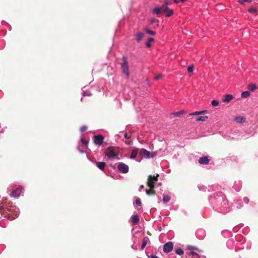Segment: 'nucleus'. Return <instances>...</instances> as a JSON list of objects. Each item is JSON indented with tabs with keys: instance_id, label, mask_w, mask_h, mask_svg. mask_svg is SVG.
Masks as SVG:
<instances>
[{
	"instance_id": "nucleus-20",
	"label": "nucleus",
	"mask_w": 258,
	"mask_h": 258,
	"mask_svg": "<svg viewBox=\"0 0 258 258\" xmlns=\"http://www.w3.org/2000/svg\"><path fill=\"white\" fill-rule=\"evenodd\" d=\"M169 4L168 2L166 1L164 5L163 6L162 8V10L165 12V13L167 12L170 9L168 7V5Z\"/></svg>"
},
{
	"instance_id": "nucleus-17",
	"label": "nucleus",
	"mask_w": 258,
	"mask_h": 258,
	"mask_svg": "<svg viewBox=\"0 0 258 258\" xmlns=\"http://www.w3.org/2000/svg\"><path fill=\"white\" fill-rule=\"evenodd\" d=\"M149 241V238L147 237H144L143 240V242L141 245V249L143 250L146 245L147 244V242Z\"/></svg>"
},
{
	"instance_id": "nucleus-7",
	"label": "nucleus",
	"mask_w": 258,
	"mask_h": 258,
	"mask_svg": "<svg viewBox=\"0 0 258 258\" xmlns=\"http://www.w3.org/2000/svg\"><path fill=\"white\" fill-rule=\"evenodd\" d=\"M121 66L123 73L125 75L127 78H128L130 76V73L128 62L124 56L122 57V62L121 63Z\"/></svg>"
},
{
	"instance_id": "nucleus-22",
	"label": "nucleus",
	"mask_w": 258,
	"mask_h": 258,
	"mask_svg": "<svg viewBox=\"0 0 258 258\" xmlns=\"http://www.w3.org/2000/svg\"><path fill=\"white\" fill-rule=\"evenodd\" d=\"M162 10V8H160V7H156L153 10V13L155 14H159L161 11Z\"/></svg>"
},
{
	"instance_id": "nucleus-49",
	"label": "nucleus",
	"mask_w": 258,
	"mask_h": 258,
	"mask_svg": "<svg viewBox=\"0 0 258 258\" xmlns=\"http://www.w3.org/2000/svg\"><path fill=\"white\" fill-rule=\"evenodd\" d=\"M201 112H203V113H207V110H204V111H201Z\"/></svg>"
},
{
	"instance_id": "nucleus-34",
	"label": "nucleus",
	"mask_w": 258,
	"mask_h": 258,
	"mask_svg": "<svg viewBox=\"0 0 258 258\" xmlns=\"http://www.w3.org/2000/svg\"><path fill=\"white\" fill-rule=\"evenodd\" d=\"M189 254L194 256H195L194 258H199L200 257L199 255L194 251H190Z\"/></svg>"
},
{
	"instance_id": "nucleus-28",
	"label": "nucleus",
	"mask_w": 258,
	"mask_h": 258,
	"mask_svg": "<svg viewBox=\"0 0 258 258\" xmlns=\"http://www.w3.org/2000/svg\"><path fill=\"white\" fill-rule=\"evenodd\" d=\"M173 13V11L171 9H169L167 12H166L165 16L167 17L171 16Z\"/></svg>"
},
{
	"instance_id": "nucleus-27",
	"label": "nucleus",
	"mask_w": 258,
	"mask_h": 258,
	"mask_svg": "<svg viewBox=\"0 0 258 258\" xmlns=\"http://www.w3.org/2000/svg\"><path fill=\"white\" fill-rule=\"evenodd\" d=\"M183 113H184V110H180V111H177V112H174L173 113V114L174 116H179L181 114H182Z\"/></svg>"
},
{
	"instance_id": "nucleus-36",
	"label": "nucleus",
	"mask_w": 258,
	"mask_h": 258,
	"mask_svg": "<svg viewBox=\"0 0 258 258\" xmlns=\"http://www.w3.org/2000/svg\"><path fill=\"white\" fill-rule=\"evenodd\" d=\"M194 71V67L192 65H190L188 67L187 71L188 73H192Z\"/></svg>"
},
{
	"instance_id": "nucleus-4",
	"label": "nucleus",
	"mask_w": 258,
	"mask_h": 258,
	"mask_svg": "<svg viewBox=\"0 0 258 258\" xmlns=\"http://www.w3.org/2000/svg\"><path fill=\"white\" fill-rule=\"evenodd\" d=\"M119 154V150L118 149L113 147H108L105 152V155L108 159L112 160L116 158Z\"/></svg>"
},
{
	"instance_id": "nucleus-43",
	"label": "nucleus",
	"mask_w": 258,
	"mask_h": 258,
	"mask_svg": "<svg viewBox=\"0 0 258 258\" xmlns=\"http://www.w3.org/2000/svg\"><path fill=\"white\" fill-rule=\"evenodd\" d=\"M144 185H141V186H140V188H139V190L140 191H141L142 190H143V189H144Z\"/></svg>"
},
{
	"instance_id": "nucleus-32",
	"label": "nucleus",
	"mask_w": 258,
	"mask_h": 258,
	"mask_svg": "<svg viewBox=\"0 0 258 258\" xmlns=\"http://www.w3.org/2000/svg\"><path fill=\"white\" fill-rule=\"evenodd\" d=\"M203 114V112L195 111V112H192V113H190L189 115H190V116L198 115H200V114Z\"/></svg>"
},
{
	"instance_id": "nucleus-21",
	"label": "nucleus",
	"mask_w": 258,
	"mask_h": 258,
	"mask_svg": "<svg viewBox=\"0 0 258 258\" xmlns=\"http://www.w3.org/2000/svg\"><path fill=\"white\" fill-rule=\"evenodd\" d=\"M83 90V96H90L91 95V93L90 91L87 90L86 89V87H84L82 89Z\"/></svg>"
},
{
	"instance_id": "nucleus-3",
	"label": "nucleus",
	"mask_w": 258,
	"mask_h": 258,
	"mask_svg": "<svg viewBox=\"0 0 258 258\" xmlns=\"http://www.w3.org/2000/svg\"><path fill=\"white\" fill-rule=\"evenodd\" d=\"M159 175L157 174L156 176H152L150 175L148 179V186L151 188L153 189L154 187V182L158 180V177ZM145 192L147 195L150 196L155 194V191L153 189L150 190H145Z\"/></svg>"
},
{
	"instance_id": "nucleus-40",
	"label": "nucleus",
	"mask_w": 258,
	"mask_h": 258,
	"mask_svg": "<svg viewBox=\"0 0 258 258\" xmlns=\"http://www.w3.org/2000/svg\"><path fill=\"white\" fill-rule=\"evenodd\" d=\"M157 155V152H151L150 154L151 158H154Z\"/></svg>"
},
{
	"instance_id": "nucleus-53",
	"label": "nucleus",
	"mask_w": 258,
	"mask_h": 258,
	"mask_svg": "<svg viewBox=\"0 0 258 258\" xmlns=\"http://www.w3.org/2000/svg\"><path fill=\"white\" fill-rule=\"evenodd\" d=\"M179 1L182 2H183L185 1L186 0H179Z\"/></svg>"
},
{
	"instance_id": "nucleus-2",
	"label": "nucleus",
	"mask_w": 258,
	"mask_h": 258,
	"mask_svg": "<svg viewBox=\"0 0 258 258\" xmlns=\"http://www.w3.org/2000/svg\"><path fill=\"white\" fill-rule=\"evenodd\" d=\"M0 213L7 219L13 220L19 215V209L12 203L3 202L0 205Z\"/></svg>"
},
{
	"instance_id": "nucleus-8",
	"label": "nucleus",
	"mask_w": 258,
	"mask_h": 258,
	"mask_svg": "<svg viewBox=\"0 0 258 258\" xmlns=\"http://www.w3.org/2000/svg\"><path fill=\"white\" fill-rule=\"evenodd\" d=\"M117 168L118 170L123 173H127L129 170L128 165L122 162H119L118 163Z\"/></svg>"
},
{
	"instance_id": "nucleus-19",
	"label": "nucleus",
	"mask_w": 258,
	"mask_h": 258,
	"mask_svg": "<svg viewBox=\"0 0 258 258\" xmlns=\"http://www.w3.org/2000/svg\"><path fill=\"white\" fill-rule=\"evenodd\" d=\"M144 34L142 32L138 33L137 34V41L140 42L143 38Z\"/></svg>"
},
{
	"instance_id": "nucleus-29",
	"label": "nucleus",
	"mask_w": 258,
	"mask_h": 258,
	"mask_svg": "<svg viewBox=\"0 0 258 258\" xmlns=\"http://www.w3.org/2000/svg\"><path fill=\"white\" fill-rule=\"evenodd\" d=\"M250 92L248 91L243 92V98H247L250 96Z\"/></svg>"
},
{
	"instance_id": "nucleus-25",
	"label": "nucleus",
	"mask_w": 258,
	"mask_h": 258,
	"mask_svg": "<svg viewBox=\"0 0 258 258\" xmlns=\"http://www.w3.org/2000/svg\"><path fill=\"white\" fill-rule=\"evenodd\" d=\"M256 88V85L253 84H250L248 86V89L251 91H254Z\"/></svg>"
},
{
	"instance_id": "nucleus-9",
	"label": "nucleus",
	"mask_w": 258,
	"mask_h": 258,
	"mask_svg": "<svg viewBox=\"0 0 258 258\" xmlns=\"http://www.w3.org/2000/svg\"><path fill=\"white\" fill-rule=\"evenodd\" d=\"M104 137L101 135H96L94 137V143L96 145L100 146L104 141Z\"/></svg>"
},
{
	"instance_id": "nucleus-41",
	"label": "nucleus",
	"mask_w": 258,
	"mask_h": 258,
	"mask_svg": "<svg viewBox=\"0 0 258 258\" xmlns=\"http://www.w3.org/2000/svg\"><path fill=\"white\" fill-rule=\"evenodd\" d=\"M162 77V75H158L157 76H156L155 77V80H160V79H161Z\"/></svg>"
},
{
	"instance_id": "nucleus-13",
	"label": "nucleus",
	"mask_w": 258,
	"mask_h": 258,
	"mask_svg": "<svg viewBox=\"0 0 258 258\" xmlns=\"http://www.w3.org/2000/svg\"><path fill=\"white\" fill-rule=\"evenodd\" d=\"M233 97L231 94H227L222 99V101L224 103H228L233 99Z\"/></svg>"
},
{
	"instance_id": "nucleus-52",
	"label": "nucleus",
	"mask_w": 258,
	"mask_h": 258,
	"mask_svg": "<svg viewBox=\"0 0 258 258\" xmlns=\"http://www.w3.org/2000/svg\"><path fill=\"white\" fill-rule=\"evenodd\" d=\"M132 248L133 249H136V248H135L134 247V245H132Z\"/></svg>"
},
{
	"instance_id": "nucleus-24",
	"label": "nucleus",
	"mask_w": 258,
	"mask_h": 258,
	"mask_svg": "<svg viewBox=\"0 0 258 258\" xmlns=\"http://www.w3.org/2000/svg\"><path fill=\"white\" fill-rule=\"evenodd\" d=\"M208 118L207 116H200L196 119L197 121H204Z\"/></svg>"
},
{
	"instance_id": "nucleus-10",
	"label": "nucleus",
	"mask_w": 258,
	"mask_h": 258,
	"mask_svg": "<svg viewBox=\"0 0 258 258\" xmlns=\"http://www.w3.org/2000/svg\"><path fill=\"white\" fill-rule=\"evenodd\" d=\"M173 248V243L172 242H168L163 245V251L165 253L171 252Z\"/></svg>"
},
{
	"instance_id": "nucleus-38",
	"label": "nucleus",
	"mask_w": 258,
	"mask_h": 258,
	"mask_svg": "<svg viewBox=\"0 0 258 258\" xmlns=\"http://www.w3.org/2000/svg\"><path fill=\"white\" fill-rule=\"evenodd\" d=\"M136 204L137 205L140 206L142 204L141 201L139 198H137L136 200Z\"/></svg>"
},
{
	"instance_id": "nucleus-6",
	"label": "nucleus",
	"mask_w": 258,
	"mask_h": 258,
	"mask_svg": "<svg viewBox=\"0 0 258 258\" xmlns=\"http://www.w3.org/2000/svg\"><path fill=\"white\" fill-rule=\"evenodd\" d=\"M89 142L88 141L85 140L83 137L81 139V143H79L77 147L78 150L81 153H85V149L88 148Z\"/></svg>"
},
{
	"instance_id": "nucleus-37",
	"label": "nucleus",
	"mask_w": 258,
	"mask_h": 258,
	"mask_svg": "<svg viewBox=\"0 0 258 258\" xmlns=\"http://www.w3.org/2000/svg\"><path fill=\"white\" fill-rule=\"evenodd\" d=\"M211 104L213 106H217L219 104V102L217 100H213L212 101Z\"/></svg>"
},
{
	"instance_id": "nucleus-44",
	"label": "nucleus",
	"mask_w": 258,
	"mask_h": 258,
	"mask_svg": "<svg viewBox=\"0 0 258 258\" xmlns=\"http://www.w3.org/2000/svg\"><path fill=\"white\" fill-rule=\"evenodd\" d=\"M243 201H244V202L245 203H248V198H244L243 199Z\"/></svg>"
},
{
	"instance_id": "nucleus-31",
	"label": "nucleus",
	"mask_w": 258,
	"mask_h": 258,
	"mask_svg": "<svg viewBox=\"0 0 258 258\" xmlns=\"http://www.w3.org/2000/svg\"><path fill=\"white\" fill-rule=\"evenodd\" d=\"M187 248L189 250H198L199 251H200L201 250L200 249H199L197 247H195V246H191V245H188L187 246Z\"/></svg>"
},
{
	"instance_id": "nucleus-18",
	"label": "nucleus",
	"mask_w": 258,
	"mask_h": 258,
	"mask_svg": "<svg viewBox=\"0 0 258 258\" xmlns=\"http://www.w3.org/2000/svg\"><path fill=\"white\" fill-rule=\"evenodd\" d=\"M170 200V197L167 195H165V194H163V202L164 203H167L168 202H169Z\"/></svg>"
},
{
	"instance_id": "nucleus-23",
	"label": "nucleus",
	"mask_w": 258,
	"mask_h": 258,
	"mask_svg": "<svg viewBox=\"0 0 258 258\" xmlns=\"http://www.w3.org/2000/svg\"><path fill=\"white\" fill-rule=\"evenodd\" d=\"M175 252L177 254L182 255L184 253V251L182 248L179 247L175 250Z\"/></svg>"
},
{
	"instance_id": "nucleus-1",
	"label": "nucleus",
	"mask_w": 258,
	"mask_h": 258,
	"mask_svg": "<svg viewBox=\"0 0 258 258\" xmlns=\"http://www.w3.org/2000/svg\"><path fill=\"white\" fill-rule=\"evenodd\" d=\"M209 200L213 208L219 213L225 214L230 210L231 206L225 195L221 192L213 194Z\"/></svg>"
},
{
	"instance_id": "nucleus-33",
	"label": "nucleus",
	"mask_w": 258,
	"mask_h": 258,
	"mask_svg": "<svg viewBox=\"0 0 258 258\" xmlns=\"http://www.w3.org/2000/svg\"><path fill=\"white\" fill-rule=\"evenodd\" d=\"M234 120L238 123H242V117L241 116L236 117L234 119Z\"/></svg>"
},
{
	"instance_id": "nucleus-51",
	"label": "nucleus",
	"mask_w": 258,
	"mask_h": 258,
	"mask_svg": "<svg viewBox=\"0 0 258 258\" xmlns=\"http://www.w3.org/2000/svg\"><path fill=\"white\" fill-rule=\"evenodd\" d=\"M239 3L242 4V0H239Z\"/></svg>"
},
{
	"instance_id": "nucleus-11",
	"label": "nucleus",
	"mask_w": 258,
	"mask_h": 258,
	"mask_svg": "<svg viewBox=\"0 0 258 258\" xmlns=\"http://www.w3.org/2000/svg\"><path fill=\"white\" fill-rule=\"evenodd\" d=\"M140 154L141 155L144 156V157L147 159H149L151 158V152H150L149 151H147L145 149H141V150L140 151Z\"/></svg>"
},
{
	"instance_id": "nucleus-15",
	"label": "nucleus",
	"mask_w": 258,
	"mask_h": 258,
	"mask_svg": "<svg viewBox=\"0 0 258 258\" xmlns=\"http://www.w3.org/2000/svg\"><path fill=\"white\" fill-rule=\"evenodd\" d=\"M138 153V149H134L131 153V155L130 156V158L132 159H134L136 158V157L137 156V154Z\"/></svg>"
},
{
	"instance_id": "nucleus-48",
	"label": "nucleus",
	"mask_w": 258,
	"mask_h": 258,
	"mask_svg": "<svg viewBox=\"0 0 258 258\" xmlns=\"http://www.w3.org/2000/svg\"><path fill=\"white\" fill-rule=\"evenodd\" d=\"M179 1H180L179 0H174V2L177 4L179 2Z\"/></svg>"
},
{
	"instance_id": "nucleus-26",
	"label": "nucleus",
	"mask_w": 258,
	"mask_h": 258,
	"mask_svg": "<svg viewBox=\"0 0 258 258\" xmlns=\"http://www.w3.org/2000/svg\"><path fill=\"white\" fill-rule=\"evenodd\" d=\"M154 41V39L152 38H150L148 39V42L146 44V46L147 47L149 48L151 47V43Z\"/></svg>"
},
{
	"instance_id": "nucleus-35",
	"label": "nucleus",
	"mask_w": 258,
	"mask_h": 258,
	"mask_svg": "<svg viewBox=\"0 0 258 258\" xmlns=\"http://www.w3.org/2000/svg\"><path fill=\"white\" fill-rule=\"evenodd\" d=\"M248 12L249 13H255L256 12V9L253 7H251L249 9H248Z\"/></svg>"
},
{
	"instance_id": "nucleus-30",
	"label": "nucleus",
	"mask_w": 258,
	"mask_h": 258,
	"mask_svg": "<svg viewBox=\"0 0 258 258\" xmlns=\"http://www.w3.org/2000/svg\"><path fill=\"white\" fill-rule=\"evenodd\" d=\"M146 32L148 34H150V35H153V36L155 35V34H156V32H155V31H153L150 30H149V29H146Z\"/></svg>"
},
{
	"instance_id": "nucleus-46",
	"label": "nucleus",
	"mask_w": 258,
	"mask_h": 258,
	"mask_svg": "<svg viewBox=\"0 0 258 258\" xmlns=\"http://www.w3.org/2000/svg\"><path fill=\"white\" fill-rule=\"evenodd\" d=\"M243 2L250 3L251 2V0H243Z\"/></svg>"
},
{
	"instance_id": "nucleus-50",
	"label": "nucleus",
	"mask_w": 258,
	"mask_h": 258,
	"mask_svg": "<svg viewBox=\"0 0 258 258\" xmlns=\"http://www.w3.org/2000/svg\"><path fill=\"white\" fill-rule=\"evenodd\" d=\"M0 226L2 227H5L4 226L2 225L1 222H0Z\"/></svg>"
},
{
	"instance_id": "nucleus-16",
	"label": "nucleus",
	"mask_w": 258,
	"mask_h": 258,
	"mask_svg": "<svg viewBox=\"0 0 258 258\" xmlns=\"http://www.w3.org/2000/svg\"><path fill=\"white\" fill-rule=\"evenodd\" d=\"M132 222L134 224H137L139 222V218L137 215H133L131 217Z\"/></svg>"
},
{
	"instance_id": "nucleus-47",
	"label": "nucleus",
	"mask_w": 258,
	"mask_h": 258,
	"mask_svg": "<svg viewBox=\"0 0 258 258\" xmlns=\"http://www.w3.org/2000/svg\"><path fill=\"white\" fill-rule=\"evenodd\" d=\"M236 207H237V208H239H239H240V207H241V205H240V204H239V205H237L236 206Z\"/></svg>"
},
{
	"instance_id": "nucleus-39",
	"label": "nucleus",
	"mask_w": 258,
	"mask_h": 258,
	"mask_svg": "<svg viewBox=\"0 0 258 258\" xmlns=\"http://www.w3.org/2000/svg\"><path fill=\"white\" fill-rule=\"evenodd\" d=\"M87 130V126L86 125H83L80 128V131L81 132H84Z\"/></svg>"
},
{
	"instance_id": "nucleus-54",
	"label": "nucleus",
	"mask_w": 258,
	"mask_h": 258,
	"mask_svg": "<svg viewBox=\"0 0 258 258\" xmlns=\"http://www.w3.org/2000/svg\"><path fill=\"white\" fill-rule=\"evenodd\" d=\"M161 185V182H160V183H158V185Z\"/></svg>"
},
{
	"instance_id": "nucleus-5",
	"label": "nucleus",
	"mask_w": 258,
	"mask_h": 258,
	"mask_svg": "<svg viewBox=\"0 0 258 258\" xmlns=\"http://www.w3.org/2000/svg\"><path fill=\"white\" fill-rule=\"evenodd\" d=\"M9 191L12 190L11 193L10 194L11 197L14 198H18L21 196V195L23 192V188L20 186L16 189H13L12 185H10L8 187Z\"/></svg>"
},
{
	"instance_id": "nucleus-12",
	"label": "nucleus",
	"mask_w": 258,
	"mask_h": 258,
	"mask_svg": "<svg viewBox=\"0 0 258 258\" xmlns=\"http://www.w3.org/2000/svg\"><path fill=\"white\" fill-rule=\"evenodd\" d=\"M209 162L208 156H203L199 159V163L201 164L207 165Z\"/></svg>"
},
{
	"instance_id": "nucleus-14",
	"label": "nucleus",
	"mask_w": 258,
	"mask_h": 258,
	"mask_svg": "<svg viewBox=\"0 0 258 258\" xmlns=\"http://www.w3.org/2000/svg\"><path fill=\"white\" fill-rule=\"evenodd\" d=\"M97 167L101 170H103L106 165V163L104 162H96Z\"/></svg>"
},
{
	"instance_id": "nucleus-42",
	"label": "nucleus",
	"mask_w": 258,
	"mask_h": 258,
	"mask_svg": "<svg viewBox=\"0 0 258 258\" xmlns=\"http://www.w3.org/2000/svg\"><path fill=\"white\" fill-rule=\"evenodd\" d=\"M148 256L149 258H158V256H157L156 255H155L154 254H152L148 255Z\"/></svg>"
},
{
	"instance_id": "nucleus-45",
	"label": "nucleus",
	"mask_w": 258,
	"mask_h": 258,
	"mask_svg": "<svg viewBox=\"0 0 258 258\" xmlns=\"http://www.w3.org/2000/svg\"><path fill=\"white\" fill-rule=\"evenodd\" d=\"M124 137H125V138H126V139H128V138H129V137H128V135H127L126 133H125V134H124Z\"/></svg>"
}]
</instances>
